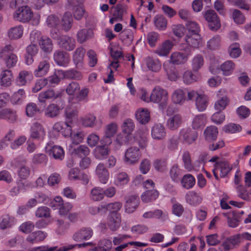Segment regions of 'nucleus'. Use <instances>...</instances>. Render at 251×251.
Listing matches in <instances>:
<instances>
[{
    "label": "nucleus",
    "instance_id": "1",
    "mask_svg": "<svg viewBox=\"0 0 251 251\" xmlns=\"http://www.w3.org/2000/svg\"><path fill=\"white\" fill-rule=\"evenodd\" d=\"M151 102L158 104L160 109H165L169 103L168 91L159 86H156L151 92Z\"/></svg>",
    "mask_w": 251,
    "mask_h": 251
},
{
    "label": "nucleus",
    "instance_id": "2",
    "mask_svg": "<svg viewBox=\"0 0 251 251\" xmlns=\"http://www.w3.org/2000/svg\"><path fill=\"white\" fill-rule=\"evenodd\" d=\"M14 47L10 44L6 45L0 49V59L4 62L8 68L15 67L18 61L17 55L13 53Z\"/></svg>",
    "mask_w": 251,
    "mask_h": 251
},
{
    "label": "nucleus",
    "instance_id": "3",
    "mask_svg": "<svg viewBox=\"0 0 251 251\" xmlns=\"http://www.w3.org/2000/svg\"><path fill=\"white\" fill-rule=\"evenodd\" d=\"M191 54V49L186 47L180 51L173 52L170 56V62L174 65H183L187 62Z\"/></svg>",
    "mask_w": 251,
    "mask_h": 251
},
{
    "label": "nucleus",
    "instance_id": "4",
    "mask_svg": "<svg viewBox=\"0 0 251 251\" xmlns=\"http://www.w3.org/2000/svg\"><path fill=\"white\" fill-rule=\"evenodd\" d=\"M141 157V153L137 147L127 148L124 153V162L127 165H134L137 163Z\"/></svg>",
    "mask_w": 251,
    "mask_h": 251
},
{
    "label": "nucleus",
    "instance_id": "5",
    "mask_svg": "<svg viewBox=\"0 0 251 251\" xmlns=\"http://www.w3.org/2000/svg\"><path fill=\"white\" fill-rule=\"evenodd\" d=\"M13 16L15 21L25 23L31 20L33 17V12L29 7L23 5L15 11Z\"/></svg>",
    "mask_w": 251,
    "mask_h": 251
},
{
    "label": "nucleus",
    "instance_id": "6",
    "mask_svg": "<svg viewBox=\"0 0 251 251\" xmlns=\"http://www.w3.org/2000/svg\"><path fill=\"white\" fill-rule=\"evenodd\" d=\"M46 152L50 157L56 160H62L65 156V151L63 148L58 145H54L53 142H48L45 147Z\"/></svg>",
    "mask_w": 251,
    "mask_h": 251
},
{
    "label": "nucleus",
    "instance_id": "7",
    "mask_svg": "<svg viewBox=\"0 0 251 251\" xmlns=\"http://www.w3.org/2000/svg\"><path fill=\"white\" fill-rule=\"evenodd\" d=\"M235 68V64L232 61H226L222 63L220 68H215L212 66H210L209 70L210 72L213 74H216L220 71L222 72V74L225 76H229L231 75Z\"/></svg>",
    "mask_w": 251,
    "mask_h": 251
},
{
    "label": "nucleus",
    "instance_id": "8",
    "mask_svg": "<svg viewBox=\"0 0 251 251\" xmlns=\"http://www.w3.org/2000/svg\"><path fill=\"white\" fill-rule=\"evenodd\" d=\"M204 17L208 24L209 28L216 31L221 27V22L216 12L212 10L206 11L204 14Z\"/></svg>",
    "mask_w": 251,
    "mask_h": 251
},
{
    "label": "nucleus",
    "instance_id": "9",
    "mask_svg": "<svg viewBox=\"0 0 251 251\" xmlns=\"http://www.w3.org/2000/svg\"><path fill=\"white\" fill-rule=\"evenodd\" d=\"M118 126L116 123L112 122L107 125L105 127L104 135L100 139V141L104 144H111L113 137L117 132Z\"/></svg>",
    "mask_w": 251,
    "mask_h": 251
},
{
    "label": "nucleus",
    "instance_id": "10",
    "mask_svg": "<svg viewBox=\"0 0 251 251\" xmlns=\"http://www.w3.org/2000/svg\"><path fill=\"white\" fill-rule=\"evenodd\" d=\"M46 134L43 126L38 122L33 123L30 128V137L37 140H43Z\"/></svg>",
    "mask_w": 251,
    "mask_h": 251
},
{
    "label": "nucleus",
    "instance_id": "11",
    "mask_svg": "<svg viewBox=\"0 0 251 251\" xmlns=\"http://www.w3.org/2000/svg\"><path fill=\"white\" fill-rule=\"evenodd\" d=\"M232 169V166L227 162L221 161L216 163L213 172L215 177L218 179L219 174L221 177H224L229 173Z\"/></svg>",
    "mask_w": 251,
    "mask_h": 251
},
{
    "label": "nucleus",
    "instance_id": "12",
    "mask_svg": "<svg viewBox=\"0 0 251 251\" xmlns=\"http://www.w3.org/2000/svg\"><path fill=\"white\" fill-rule=\"evenodd\" d=\"M218 100L215 103V109L219 111L225 109L229 102L226 96V91L225 89H220L217 93Z\"/></svg>",
    "mask_w": 251,
    "mask_h": 251
},
{
    "label": "nucleus",
    "instance_id": "13",
    "mask_svg": "<svg viewBox=\"0 0 251 251\" xmlns=\"http://www.w3.org/2000/svg\"><path fill=\"white\" fill-rule=\"evenodd\" d=\"M179 137L183 139L184 143L190 145L197 140L198 134L190 128H183L180 130Z\"/></svg>",
    "mask_w": 251,
    "mask_h": 251
},
{
    "label": "nucleus",
    "instance_id": "14",
    "mask_svg": "<svg viewBox=\"0 0 251 251\" xmlns=\"http://www.w3.org/2000/svg\"><path fill=\"white\" fill-rule=\"evenodd\" d=\"M139 199L135 195H129L125 197V209L127 213H132L135 211L139 204Z\"/></svg>",
    "mask_w": 251,
    "mask_h": 251
},
{
    "label": "nucleus",
    "instance_id": "15",
    "mask_svg": "<svg viewBox=\"0 0 251 251\" xmlns=\"http://www.w3.org/2000/svg\"><path fill=\"white\" fill-rule=\"evenodd\" d=\"M60 48L67 51H72L75 47L76 42L72 37L64 35L60 37L58 40Z\"/></svg>",
    "mask_w": 251,
    "mask_h": 251
},
{
    "label": "nucleus",
    "instance_id": "16",
    "mask_svg": "<svg viewBox=\"0 0 251 251\" xmlns=\"http://www.w3.org/2000/svg\"><path fill=\"white\" fill-rule=\"evenodd\" d=\"M121 217L117 212H110L107 218V226L112 231L117 230L120 227Z\"/></svg>",
    "mask_w": 251,
    "mask_h": 251
},
{
    "label": "nucleus",
    "instance_id": "17",
    "mask_svg": "<svg viewBox=\"0 0 251 251\" xmlns=\"http://www.w3.org/2000/svg\"><path fill=\"white\" fill-rule=\"evenodd\" d=\"M53 59L58 66L66 67L70 63V57L66 52L56 50L54 53Z\"/></svg>",
    "mask_w": 251,
    "mask_h": 251
},
{
    "label": "nucleus",
    "instance_id": "18",
    "mask_svg": "<svg viewBox=\"0 0 251 251\" xmlns=\"http://www.w3.org/2000/svg\"><path fill=\"white\" fill-rule=\"evenodd\" d=\"M151 137L155 140H162L166 136V130L161 124H156L153 126L151 130Z\"/></svg>",
    "mask_w": 251,
    "mask_h": 251
},
{
    "label": "nucleus",
    "instance_id": "19",
    "mask_svg": "<svg viewBox=\"0 0 251 251\" xmlns=\"http://www.w3.org/2000/svg\"><path fill=\"white\" fill-rule=\"evenodd\" d=\"M60 96V93H56L54 90L49 89L41 92L38 97V102L40 103H45L48 100H55Z\"/></svg>",
    "mask_w": 251,
    "mask_h": 251
},
{
    "label": "nucleus",
    "instance_id": "20",
    "mask_svg": "<svg viewBox=\"0 0 251 251\" xmlns=\"http://www.w3.org/2000/svg\"><path fill=\"white\" fill-rule=\"evenodd\" d=\"M96 175L101 183L105 184L109 178V173L103 163H99L96 167Z\"/></svg>",
    "mask_w": 251,
    "mask_h": 251
},
{
    "label": "nucleus",
    "instance_id": "21",
    "mask_svg": "<svg viewBox=\"0 0 251 251\" xmlns=\"http://www.w3.org/2000/svg\"><path fill=\"white\" fill-rule=\"evenodd\" d=\"M185 41L190 49L198 48L202 44V38L199 33H188L185 37Z\"/></svg>",
    "mask_w": 251,
    "mask_h": 251
},
{
    "label": "nucleus",
    "instance_id": "22",
    "mask_svg": "<svg viewBox=\"0 0 251 251\" xmlns=\"http://www.w3.org/2000/svg\"><path fill=\"white\" fill-rule=\"evenodd\" d=\"M93 234V231L91 228H83L75 232L73 236V238L75 241L79 242L83 240H89Z\"/></svg>",
    "mask_w": 251,
    "mask_h": 251
},
{
    "label": "nucleus",
    "instance_id": "23",
    "mask_svg": "<svg viewBox=\"0 0 251 251\" xmlns=\"http://www.w3.org/2000/svg\"><path fill=\"white\" fill-rule=\"evenodd\" d=\"M100 143L101 145L96 147L94 150V154L96 158L102 160L105 159L109 153L110 149L108 146L110 144L103 143L100 141Z\"/></svg>",
    "mask_w": 251,
    "mask_h": 251
},
{
    "label": "nucleus",
    "instance_id": "24",
    "mask_svg": "<svg viewBox=\"0 0 251 251\" xmlns=\"http://www.w3.org/2000/svg\"><path fill=\"white\" fill-rule=\"evenodd\" d=\"M173 46V42L166 40L158 46L154 52L161 57L167 56L170 53Z\"/></svg>",
    "mask_w": 251,
    "mask_h": 251
},
{
    "label": "nucleus",
    "instance_id": "25",
    "mask_svg": "<svg viewBox=\"0 0 251 251\" xmlns=\"http://www.w3.org/2000/svg\"><path fill=\"white\" fill-rule=\"evenodd\" d=\"M182 123V117L180 115L176 114L170 115L166 122V126L170 130L177 129Z\"/></svg>",
    "mask_w": 251,
    "mask_h": 251
},
{
    "label": "nucleus",
    "instance_id": "26",
    "mask_svg": "<svg viewBox=\"0 0 251 251\" xmlns=\"http://www.w3.org/2000/svg\"><path fill=\"white\" fill-rule=\"evenodd\" d=\"M32 79L33 75L31 72L26 70H22L19 73L16 79V83L18 86H24Z\"/></svg>",
    "mask_w": 251,
    "mask_h": 251
},
{
    "label": "nucleus",
    "instance_id": "27",
    "mask_svg": "<svg viewBox=\"0 0 251 251\" xmlns=\"http://www.w3.org/2000/svg\"><path fill=\"white\" fill-rule=\"evenodd\" d=\"M47 233L43 231L38 230L30 233L26 240L32 244H36L43 241L47 236Z\"/></svg>",
    "mask_w": 251,
    "mask_h": 251
},
{
    "label": "nucleus",
    "instance_id": "28",
    "mask_svg": "<svg viewBox=\"0 0 251 251\" xmlns=\"http://www.w3.org/2000/svg\"><path fill=\"white\" fill-rule=\"evenodd\" d=\"M50 68V64L47 60L41 61L34 70V74L36 77H41L47 74Z\"/></svg>",
    "mask_w": 251,
    "mask_h": 251
},
{
    "label": "nucleus",
    "instance_id": "29",
    "mask_svg": "<svg viewBox=\"0 0 251 251\" xmlns=\"http://www.w3.org/2000/svg\"><path fill=\"white\" fill-rule=\"evenodd\" d=\"M53 129L57 132H60L65 137H68L72 131V127L67 122H58L55 123Z\"/></svg>",
    "mask_w": 251,
    "mask_h": 251
},
{
    "label": "nucleus",
    "instance_id": "30",
    "mask_svg": "<svg viewBox=\"0 0 251 251\" xmlns=\"http://www.w3.org/2000/svg\"><path fill=\"white\" fill-rule=\"evenodd\" d=\"M22 25H17L10 28L7 31V36L10 40H17L22 37L24 33Z\"/></svg>",
    "mask_w": 251,
    "mask_h": 251
},
{
    "label": "nucleus",
    "instance_id": "31",
    "mask_svg": "<svg viewBox=\"0 0 251 251\" xmlns=\"http://www.w3.org/2000/svg\"><path fill=\"white\" fill-rule=\"evenodd\" d=\"M171 99L173 103L182 105L186 100V93L184 90L177 89L172 93Z\"/></svg>",
    "mask_w": 251,
    "mask_h": 251
},
{
    "label": "nucleus",
    "instance_id": "32",
    "mask_svg": "<svg viewBox=\"0 0 251 251\" xmlns=\"http://www.w3.org/2000/svg\"><path fill=\"white\" fill-rule=\"evenodd\" d=\"M135 117L138 122L146 124L150 120V113L147 108H140L136 111Z\"/></svg>",
    "mask_w": 251,
    "mask_h": 251
},
{
    "label": "nucleus",
    "instance_id": "33",
    "mask_svg": "<svg viewBox=\"0 0 251 251\" xmlns=\"http://www.w3.org/2000/svg\"><path fill=\"white\" fill-rule=\"evenodd\" d=\"M146 65L150 71L157 72L161 68V63L157 58L148 57L145 59Z\"/></svg>",
    "mask_w": 251,
    "mask_h": 251
},
{
    "label": "nucleus",
    "instance_id": "34",
    "mask_svg": "<svg viewBox=\"0 0 251 251\" xmlns=\"http://www.w3.org/2000/svg\"><path fill=\"white\" fill-rule=\"evenodd\" d=\"M94 33L91 28L80 29L77 33V41L79 43H83L93 37Z\"/></svg>",
    "mask_w": 251,
    "mask_h": 251
},
{
    "label": "nucleus",
    "instance_id": "35",
    "mask_svg": "<svg viewBox=\"0 0 251 251\" xmlns=\"http://www.w3.org/2000/svg\"><path fill=\"white\" fill-rule=\"evenodd\" d=\"M73 19L71 12H65L61 19V26L62 29L66 32L69 31L72 28Z\"/></svg>",
    "mask_w": 251,
    "mask_h": 251
},
{
    "label": "nucleus",
    "instance_id": "36",
    "mask_svg": "<svg viewBox=\"0 0 251 251\" xmlns=\"http://www.w3.org/2000/svg\"><path fill=\"white\" fill-rule=\"evenodd\" d=\"M13 76L9 70H3L0 75V84L5 87L9 86L12 83Z\"/></svg>",
    "mask_w": 251,
    "mask_h": 251
},
{
    "label": "nucleus",
    "instance_id": "37",
    "mask_svg": "<svg viewBox=\"0 0 251 251\" xmlns=\"http://www.w3.org/2000/svg\"><path fill=\"white\" fill-rule=\"evenodd\" d=\"M204 59L201 54L195 55L191 60V67L193 72H198L201 69L204 64Z\"/></svg>",
    "mask_w": 251,
    "mask_h": 251
},
{
    "label": "nucleus",
    "instance_id": "38",
    "mask_svg": "<svg viewBox=\"0 0 251 251\" xmlns=\"http://www.w3.org/2000/svg\"><path fill=\"white\" fill-rule=\"evenodd\" d=\"M207 118L205 114H201L194 117L192 121V127L194 129H198L203 127L206 123Z\"/></svg>",
    "mask_w": 251,
    "mask_h": 251
},
{
    "label": "nucleus",
    "instance_id": "39",
    "mask_svg": "<svg viewBox=\"0 0 251 251\" xmlns=\"http://www.w3.org/2000/svg\"><path fill=\"white\" fill-rule=\"evenodd\" d=\"M203 134L206 141H214L217 139L218 134V128L214 126H208L205 129Z\"/></svg>",
    "mask_w": 251,
    "mask_h": 251
},
{
    "label": "nucleus",
    "instance_id": "40",
    "mask_svg": "<svg viewBox=\"0 0 251 251\" xmlns=\"http://www.w3.org/2000/svg\"><path fill=\"white\" fill-rule=\"evenodd\" d=\"M208 97L202 93L200 96H198L195 101L196 108L199 112L205 111L208 106Z\"/></svg>",
    "mask_w": 251,
    "mask_h": 251
},
{
    "label": "nucleus",
    "instance_id": "41",
    "mask_svg": "<svg viewBox=\"0 0 251 251\" xmlns=\"http://www.w3.org/2000/svg\"><path fill=\"white\" fill-rule=\"evenodd\" d=\"M129 179V177L126 173L120 172L115 175L114 183L118 187H121L127 184Z\"/></svg>",
    "mask_w": 251,
    "mask_h": 251
},
{
    "label": "nucleus",
    "instance_id": "42",
    "mask_svg": "<svg viewBox=\"0 0 251 251\" xmlns=\"http://www.w3.org/2000/svg\"><path fill=\"white\" fill-rule=\"evenodd\" d=\"M112 241L107 238H103L99 240L97 247H95L93 251H107L112 248Z\"/></svg>",
    "mask_w": 251,
    "mask_h": 251
},
{
    "label": "nucleus",
    "instance_id": "43",
    "mask_svg": "<svg viewBox=\"0 0 251 251\" xmlns=\"http://www.w3.org/2000/svg\"><path fill=\"white\" fill-rule=\"evenodd\" d=\"M60 108L57 104L50 103L45 109L44 114L47 117L54 118L60 113Z\"/></svg>",
    "mask_w": 251,
    "mask_h": 251
},
{
    "label": "nucleus",
    "instance_id": "44",
    "mask_svg": "<svg viewBox=\"0 0 251 251\" xmlns=\"http://www.w3.org/2000/svg\"><path fill=\"white\" fill-rule=\"evenodd\" d=\"M242 240V235L240 234H235L227 238L224 242L226 246H228L231 250L239 246Z\"/></svg>",
    "mask_w": 251,
    "mask_h": 251
},
{
    "label": "nucleus",
    "instance_id": "45",
    "mask_svg": "<svg viewBox=\"0 0 251 251\" xmlns=\"http://www.w3.org/2000/svg\"><path fill=\"white\" fill-rule=\"evenodd\" d=\"M132 137L133 136H130L127 134L124 135L121 133L118 134L114 142L115 148L116 149H119L122 145L131 143Z\"/></svg>",
    "mask_w": 251,
    "mask_h": 251
},
{
    "label": "nucleus",
    "instance_id": "46",
    "mask_svg": "<svg viewBox=\"0 0 251 251\" xmlns=\"http://www.w3.org/2000/svg\"><path fill=\"white\" fill-rule=\"evenodd\" d=\"M39 45L41 49L45 52H50L53 49L51 40L46 36H42L39 41Z\"/></svg>",
    "mask_w": 251,
    "mask_h": 251
},
{
    "label": "nucleus",
    "instance_id": "47",
    "mask_svg": "<svg viewBox=\"0 0 251 251\" xmlns=\"http://www.w3.org/2000/svg\"><path fill=\"white\" fill-rule=\"evenodd\" d=\"M185 199L186 201L191 205L198 204L202 200L201 194L193 191L186 194Z\"/></svg>",
    "mask_w": 251,
    "mask_h": 251
},
{
    "label": "nucleus",
    "instance_id": "48",
    "mask_svg": "<svg viewBox=\"0 0 251 251\" xmlns=\"http://www.w3.org/2000/svg\"><path fill=\"white\" fill-rule=\"evenodd\" d=\"M135 127V125L133 120L131 119H126L124 120L122 126V131L124 134L128 135L130 136H133L132 132Z\"/></svg>",
    "mask_w": 251,
    "mask_h": 251
},
{
    "label": "nucleus",
    "instance_id": "49",
    "mask_svg": "<svg viewBox=\"0 0 251 251\" xmlns=\"http://www.w3.org/2000/svg\"><path fill=\"white\" fill-rule=\"evenodd\" d=\"M158 195V192L156 190H148L142 195L141 200L143 202L148 203L155 200Z\"/></svg>",
    "mask_w": 251,
    "mask_h": 251
},
{
    "label": "nucleus",
    "instance_id": "50",
    "mask_svg": "<svg viewBox=\"0 0 251 251\" xmlns=\"http://www.w3.org/2000/svg\"><path fill=\"white\" fill-rule=\"evenodd\" d=\"M182 78L185 84H190L198 81L200 77L198 75L194 74L192 71L187 70L184 72Z\"/></svg>",
    "mask_w": 251,
    "mask_h": 251
},
{
    "label": "nucleus",
    "instance_id": "51",
    "mask_svg": "<svg viewBox=\"0 0 251 251\" xmlns=\"http://www.w3.org/2000/svg\"><path fill=\"white\" fill-rule=\"evenodd\" d=\"M103 193V188L95 187L91 190L90 198L91 200L95 201H100L104 199Z\"/></svg>",
    "mask_w": 251,
    "mask_h": 251
},
{
    "label": "nucleus",
    "instance_id": "52",
    "mask_svg": "<svg viewBox=\"0 0 251 251\" xmlns=\"http://www.w3.org/2000/svg\"><path fill=\"white\" fill-rule=\"evenodd\" d=\"M196 183V180L192 175H185L181 178V184L182 186L186 189H190L193 187Z\"/></svg>",
    "mask_w": 251,
    "mask_h": 251
},
{
    "label": "nucleus",
    "instance_id": "53",
    "mask_svg": "<svg viewBox=\"0 0 251 251\" xmlns=\"http://www.w3.org/2000/svg\"><path fill=\"white\" fill-rule=\"evenodd\" d=\"M16 112L10 109H3L0 111V119H5L9 122H14L16 119Z\"/></svg>",
    "mask_w": 251,
    "mask_h": 251
},
{
    "label": "nucleus",
    "instance_id": "54",
    "mask_svg": "<svg viewBox=\"0 0 251 251\" xmlns=\"http://www.w3.org/2000/svg\"><path fill=\"white\" fill-rule=\"evenodd\" d=\"M26 97L24 89H20L14 92L11 98V102L14 104H20Z\"/></svg>",
    "mask_w": 251,
    "mask_h": 251
},
{
    "label": "nucleus",
    "instance_id": "55",
    "mask_svg": "<svg viewBox=\"0 0 251 251\" xmlns=\"http://www.w3.org/2000/svg\"><path fill=\"white\" fill-rule=\"evenodd\" d=\"M85 54V50L82 47L77 48L73 54V59L75 64L77 66L81 63Z\"/></svg>",
    "mask_w": 251,
    "mask_h": 251
},
{
    "label": "nucleus",
    "instance_id": "56",
    "mask_svg": "<svg viewBox=\"0 0 251 251\" xmlns=\"http://www.w3.org/2000/svg\"><path fill=\"white\" fill-rule=\"evenodd\" d=\"M90 151L89 148L86 145H81L74 148L72 153L80 157H84L89 155Z\"/></svg>",
    "mask_w": 251,
    "mask_h": 251
},
{
    "label": "nucleus",
    "instance_id": "57",
    "mask_svg": "<svg viewBox=\"0 0 251 251\" xmlns=\"http://www.w3.org/2000/svg\"><path fill=\"white\" fill-rule=\"evenodd\" d=\"M154 23L156 27L162 30H165L167 25V19L163 15H160L154 17Z\"/></svg>",
    "mask_w": 251,
    "mask_h": 251
},
{
    "label": "nucleus",
    "instance_id": "58",
    "mask_svg": "<svg viewBox=\"0 0 251 251\" xmlns=\"http://www.w3.org/2000/svg\"><path fill=\"white\" fill-rule=\"evenodd\" d=\"M182 160L184 168L187 171H191L193 169V165L192 163L191 155L189 151H185L182 155Z\"/></svg>",
    "mask_w": 251,
    "mask_h": 251
},
{
    "label": "nucleus",
    "instance_id": "59",
    "mask_svg": "<svg viewBox=\"0 0 251 251\" xmlns=\"http://www.w3.org/2000/svg\"><path fill=\"white\" fill-rule=\"evenodd\" d=\"M83 126L87 127H92L96 125V117L93 114H88L81 119Z\"/></svg>",
    "mask_w": 251,
    "mask_h": 251
},
{
    "label": "nucleus",
    "instance_id": "60",
    "mask_svg": "<svg viewBox=\"0 0 251 251\" xmlns=\"http://www.w3.org/2000/svg\"><path fill=\"white\" fill-rule=\"evenodd\" d=\"M40 112V109L37 104L34 102L28 103L25 107L26 115L28 117H33L37 113Z\"/></svg>",
    "mask_w": 251,
    "mask_h": 251
},
{
    "label": "nucleus",
    "instance_id": "61",
    "mask_svg": "<svg viewBox=\"0 0 251 251\" xmlns=\"http://www.w3.org/2000/svg\"><path fill=\"white\" fill-rule=\"evenodd\" d=\"M221 39L219 35H216L209 39L207 42V47L211 50L218 49L221 45Z\"/></svg>",
    "mask_w": 251,
    "mask_h": 251
},
{
    "label": "nucleus",
    "instance_id": "62",
    "mask_svg": "<svg viewBox=\"0 0 251 251\" xmlns=\"http://www.w3.org/2000/svg\"><path fill=\"white\" fill-rule=\"evenodd\" d=\"M15 220L13 218L8 215H4L2 217L1 221L0 222V228L5 229L11 227L15 224Z\"/></svg>",
    "mask_w": 251,
    "mask_h": 251
},
{
    "label": "nucleus",
    "instance_id": "63",
    "mask_svg": "<svg viewBox=\"0 0 251 251\" xmlns=\"http://www.w3.org/2000/svg\"><path fill=\"white\" fill-rule=\"evenodd\" d=\"M45 23L48 27L55 28L59 25L60 20L57 16L50 14L47 17Z\"/></svg>",
    "mask_w": 251,
    "mask_h": 251
},
{
    "label": "nucleus",
    "instance_id": "64",
    "mask_svg": "<svg viewBox=\"0 0 251 251\" xmlns=\"http://www.w3.org/2000/svg\"><path fill=\"white\" fill-rule=\"evenodd\" d=\"M70 137L72 144L78 145L82 142L84 136L83 131H80L72 133V131L69 136Z\"/></svg>",
    "mask_w": 251,
    "mask_h": 251
}]
</instances>
